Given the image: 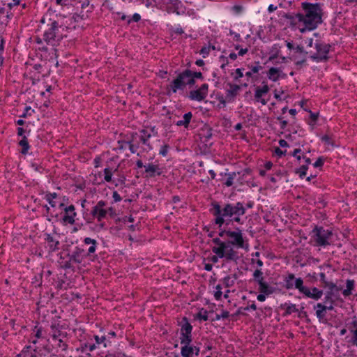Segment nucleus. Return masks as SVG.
I'll return each mask as SVG.
<instances>
[{
    "label": "nucleus",
    "mask_w": 357,
    "mask_h": 357,
    "mask_svg": "<svg viewBox=\"0 0 357 357\" xmlns=\"http://www.w3.org/2000/svg\"><path fill=\"white\" fill-rule=\"evenodd\" d=\"M83 242L85 245H90L86 251L79 245L73 247L70 244H66L62 246V253H66L65 257H63L61 253L60 254L59 259L61 260L60 266L62 269L74 271L75 264H81L88 257H95L94 253L98 245L97 241L90 237H86ZM96 257L97 256L96 255Z\"/></svg>",
    "instance_id": "f257e3e1"
},
{
    "label": "nucleus",
    "mask_w": 357,
    "mask_h": 357,
    "mask_svg": "<svg viewBox=\"0 0 357 357\" xmlns=\"http://www.w3.org/2000/svg\"><path fill=\"white\" fill-rule=\"evenodd\" d=\"M211 208L209 212L213 215V223L221 227L225 223L228 225L234 222L243 224L241 216L245 214V206L241 202L236 203H224L220 204L217 201L211 203Z\"/></svg>",
    "instance_id": "f03ea898"
},
{
    "label": "nucleus",
    "mask_w": 357,
    "mask_h": 357,
    "mask_svg": "<svg viewBox=\"0 0 357 357\" xmlns=\"http://www.w3.org/2000/svg\"><path fill=\"white\" fill-rule=\"evenodd\" d=\"M303 13H296L297 20L303 22L310 30L316 29L323 23L324 10L319 3L302 2Z\"/></svg>",
    "instance_id": "7ed1b4c3"
},
{
    "label": "nucleus",
    "mask_w": 357,
    "mask_h": 357,
    "mask_svg": "<svg viewBox=\"0 0 357 357\" xmlns=\"http://www.w3.org/2000/svg\"><path fill=\"white\" fill-rule=\"evenodd\" d=\"M227 237L230 238L231 240L222 241L219 237H217L218 241H216L225 246L229 252H231V255L240 261L242 255H239V252L235 248H248V243H245L242 230L239 227H236L234 231L229 229Z\"/></svg>",
    "instance_id": "20e7f679"
},
{
    "label": "nucleus",
    "mask_w": 357,
    "mask_h": 357,
    "mask_svg": "<svg viewBox=\"0 0 357 357\" xmlns=\"http://www.w3.org/2000/svg\"><path fill=\"white\" fill-rule=\"evenodd\" d=\"M40 22L41 24H46L47 28L45 29L43 34V40L48 45H54L56 41L62 39V35L59 34V25L56 20H54L48 17V15H45Z\"/></svg>",
    "instance_id": "39448f33"
},
{
    "label": "nucleus",
    "mask_w": 357,
    "mask_h": 357,
    "mask_svg": "<svg viewBox=\"0 0 357 357\" xmlns=\"http://www.w3.org/2000/svg\"><path fill=\"white\" fill-rule=\"evenodd\" d=\"M311 239L314 246L325 248L334 244V234L332 229H325L322 226L315 225L311 233Z\"/></svg>",
    "instance_id": "423d86ee"
},
{
    "label": "nucleus",
    "mask_w": 357,
    "mask_h": 357,
    "mask_svg": "<svg viewBox=\"0 0 357 357\" xmlns=\"http://www.w3.org/2000/svg\"><path fill=\"white\" fill-rule=\"evenodd\" d=\"M216 241L218 238H213L212 242L215 245L212 248V252L215 254L213 255L210 260L215 264L218 261L219 259H223L226 262H234L236 264L238 263V260L231 255V252H229L225 246L220 244Z\"/></svg>",
    "instance_id": "0eeeda50"
},
{
    "label": "nucleus",
    "mask_w": 357,
    "mask_h": 357,
    "mask_svg": "<svg viewBox=\"0 0 357 357\" xmlns=\"http://www.w3.org/2000/svg\"><path fill=\"white\" fill-rule=\"evenodd\" d=\"M190 75V69H185L181 73H179L176 77L167 86V95L170 96L172 94L176 93L178 90H184L187 86V81Z\"/></svg>",
    "instance_id": "6e6552de"
},
{
    "label": "nucleus",
    "mask_w": 357,
    "mask_h": 357,
    "mask_svg": "<svg viewBox=\"0 0 357 357\" xmlns=\"http://www.w3.org/2000/svg\"><path fill=\"white\" fill-rule=\"evenodd\" d=\"M295 289H298V292L303 295L304 298H311L314 301L319 300L323 294L322 289H318L316 287H308L303 284V280L301 278H298L295 281Z\"/></svg>",
    "instance_id": "1a4fd4ad"
},
{
    "label": "nucleus",
    "mask_w": 357,
    "mask_h": 357,
    "mask_svg": "<svg viewBox=\"0 0 357 357\" xmlns=\"http://www.w3.org/2000/svg\"><path fill=\"white\" fill-rule=\"evenodd\" d=\"M314 48L316 49V53L310 56V59L316 62H326L329 59V52L331 48V45L328 43H325L321 40H316L314 43Z\"/></svg>",
    "instance_id": "9d476101"
},
{
    "label": "nucleus",
    "mask_w": 357,
    "mask_h": 357,
    "mask_svg": "<svg viewBox=\"0 0 357 357\" xmlns=\"http://www.w3.org/2000/svg\"><path fill=\"white\" fill-rule=\"evenodd\" d=\"M178 326H180V342H192L193 327L189 319L186 317H183L181 321H178Z\"/></svg>",
    "instance_id": "9b49d317"
},
{
    "label": "nucleus",
    "mask_w": 357,
    "mask_h": 357,
    "mask_svg": "<svg viewBox=\"0 0 357 357\" xmlns=\"http://www.w3.org/2000/svg\"><path fill=\"white\" fill-rule=\"evenodd\" d=\"M137 138L138 133L136 132H131L126 135L125 139L119 140L118 144H128L130 151L132 153H135L140 146L139 142L137 140Z\"/></svg>",
    "instance_id": "f8f14e48"
},
{
    "label": "nucleus",
    "mask_w": 357,
    "mask_h": 357,
    "mask_svg": "<svg viewBox=\"0 0 357 357\" xmlns=\"http://www.w3.org/2000/svg\"><path fill=\"white\" fill-rule=\"evenodd\" d=\"M61 209H63L65 212L64 215L62 218V220L66 224L73 225L75 223V217L77 213L75 212V207L71 204L68 206H65L63 203H61L59 206Z\"/></svg>",
    "instance_id": "ddd939ff"
},
{
    "label": "nucleus",
    "mask_w": 357,
    "mask_h": 357,
    "mask_svg": "<svg viewBox=\"0 0 357 357\" xmlns=\"http://www.w3.org/2000/svg\"><path fill=\"white\" fill-rule=\"evenodd\" d=\"M213 136V129L208 125L205 124L199 131L198 137L205 148H209L213 144L210 142Z\"/></svg>",
    "instance_id": "4468645a"
},
{
    "label": "nucleus",
    "mask_w": 357,
    "mask_h": 357,
    "mask_svg": "<svg viewBox=\"0 0 357 357\" xmlns=\"http://www.w3.org/2000/svg\"><path fill=\"white\" fill-rule=\"evenodd\" d=\"M105 206L106 202L100 200L91 209L92 216L96 218L98 222H102L107 216Z\"/></svg>",
    "instance_id": "2eb2a0df"
},
{
    "label": "nucleus",
    "mask_w": 357,
    "mask_h": 357,
    "mask_svg": "<svg viewBox=\"0 0 357 357\" xmlns=\"http://www.w3.org/2000/svg\"><path fill=\"white\" fill-rule=\"evenodd\" d=\"M208 89V85L203 84L198 89L190 91L189 98L193 100L202 101L206 97Z\"/></svg>",
    "instance_id": "dca6fc26"
},
{
    "label": "nucleus",
    "mask_w": 357,
    "mask_h": 357,
    "mask_svg": "<svg viewBox=\"0 0 357 357\" xmlns=\"http://www.w3.org/2000/svg\"><path fill=\"white\" fill-rule=\"evenodd\" d=\"M268 91L269 87L267 84L264 85L262 87L257 86L255 92V100L265 105L266 103L265 97L268 95Z\"/></svg>",
    "instance_id": "f3484780"
},
{
    "label": "nucleus",
    "mask_w": 357,
    "mask_h": 357,
    "mask_svg": "<svg viewBox=\"0 0 357 357\" xmlns=\"http://www.w3.org/2000/svg\"><path fill=\"white\" fill-rule=\"evenodd\" d=\"M137 132L138 133L137 140L139 142V144H142L146 146L149 150H151L153 147L149 143L151 133L149 132L147 128L139 129Z\"/></svg>",
    "instance_id": "a211bd4d"
},
{
    "label": "nucleus",
    "mask_w": 357,
    "mask_h": 357,
    "mask_svg": "<svg viewBox=\"0 0 357 357\" xmlns=\"http://www.w3.org/2000/svg\"><path fill=\"white\" fill-rule=\"evenodd\" d=\"M316 310V316L319 321L322 323H327L326 314L327 311L324 307V304L322 303H317L313 307Z\"/></svg>",
    "instance_id": "6ab92c4d"
},
{
    "label": "nucleus",
    "mask_w": 357,
    "mask_h": 357,
    "mask_svg": "<svg viewBox=\"0 0 357 357\" xmlns=\"http://www.w3.org/2000/svg\"><path fill=\"white\" fill-rule=\"evenodd\" d=\"M145 172L147 174L146 177L153 178L156 176H160L162 174V170L158 165L153 163H149L144 166Z\"/></svg>",
    "instance_id": "aec40b11"
},
{
    "label": "nucleus",
    "mask_w": 357,
    "mask_h": 357,
    "mask_svg": "<svg viewBox=\"0 0 357 357\" xmlns=\"http://www.w3.org/2000/svg\"><path fill=\"white\" fill-rule=\"evenodd\" d=\"M45 241L48 243L49 252H54L59 249L60 242L54 238L50 234H45Z\"/></svg>",
    "instance_id": "412c9836"
},
{
    "label": "nucleus",
    "mask_w": 357,
    "mask_h": 357,
    "mask_svg": "<svg viewBox=\"0 0 357 357\" xmlns=\"http://www.w3.org/2000/svg\"><path fill=\"white\" fill-rule=\"evenodd\" d=\"M328 290L326 291V293H331L332 299H333L335 301H340L343 302V299L340 297V295L339 294V291H340L341 288L337 287L336 284H331V286L328 287Z\"/></svg>",
    "instance_id": "4be33fe9"
},
{
    "label": "nucleus",
    "mask_w": 357,
    "mask_h": 357,
    "mask_svg": "<svg viewBox=\"0 0 357 357\" xmlns=\"http://www.w3.org/2000/svg\"><path fill=\"white\" fill-rule=\"evenodd\" d=\"M280 309H284V312L282 314L283 317H287L291 315L293 312H298V309L296 308L295 304L284 303L280 305Z\"/></svg>",
    "instance_id": "5701e85b"
},
{
    "label": "nucleus",
    "mask_w": 357,
    "mask_h": 357,
    "mask_svg": "<svg viewBox=\"0 0 357 357\" xmlns=\"http://www.w3.org/2000/svg\"><path fill=\"white\" fill-rule=\"evenodd\" d=\"M230 89L226 91V99L229 101L231 100L238 94V91L241 89L240 86L229 83Z\"/></svg>",
    "instance_id": "b1692460"
},
{
    "label": "nucleus",
    "mask_w": 357,
    "mask_h": 357,
    "mask_svg": "<svg viewBox=\"0 0 357 357\" xmlns=\"http://www.w3.org/2000/svg\"><path fill=\"white\" fill-rule=\"evenodd\" d=\"M192 342L181 343L183 344L181 349V354L182 357H193V345Z\"/></svg>",
    "instance_id": "393cba45"
},
{
    "label": "nucleus",
    "mask_w": 357,
    "mask_h": 357,
    "mask_svg": "<svg viewBox=\"0 0 357 357\" xmlns=\"http://www.w3.org/2000/svg\"><path fill=\"white\" fill-rule=\"evenodd\" d=\"M258 285L259 292L265 294L267 296H269L275 291V288L269 285L266 281L260 282Z\"/></svg>",
    "instance_id": "a878e982"
},
{
    "label": "nucleus",
    "mask_w": 357,
    "mask_h": 357,
    "mask_svg": "<svg viewBox=\"0 0 357 357\" xmlns=\"http://www.w3.org/2000/svg\"><path fill=\"white\" fill-rule=\"evenodd\" d=\"M297 280L294 273H288L284 277V287L287 289H292L295 288V281Z\"/></svg>",
    "instance_id": "bb28decb"
},
{
    "label": "nucleus",
    "mask_w": 357,
    "mask_h": 357,
    "mask_svg": "<svg viewBox=\"0 0 357 357\" xmlns=\"http://www.w3.org/2000/svg\"><path fill=\"white\" fill-rule=\"evenodd\" d=\"M192 113H184L182 120L174 121V123L178 126H184L188 128L190 120L192 117Z\"/></svg>",
    "instance_id": "cd10ccee"
},
{
    "label": "nucleus",
    "mask_w": 357,
    "mask_h": 357,
    "mask_svg": "<svg viewBox=\"0 0 357 357\" xmlns=\"http://www.w3.org/2000/svg\"><path fill=\"white\" fill-rule=\"evenodd\" d=\"M246 116H243V118L247 119V121L248 122L250 126H257L258 123L260 121L261 117L257 114V113H245Z\"/></svg>",
    "instance_id": "c85d7f7f"
},
{
    "label": "nucleus",
    "mask_w": 357,
    "mask_h": 357,
    "mask_svg": "<svg viewBox=\"0 0 357 357\" xmlns=\"http://www.w3.org/2000/svg\"><path fill=\"white\" fill-rule=\"evenodd\" d=\"M355 288V281L354 280H347L346 289L343 290L342 294L347 297L352 294V291Z\"/></svg>",
    "instance_id": "c756f323"
},
{
    "label": "nucleus",
    "mask_w": 357,
    "mask_h": 357,
    "mask_svg": "<svg viewBox=\"0 0 357 357\" xmlns=\"http://www.w3.org/2000/svg\"><path fill=\"white\" fill-rule=\"evenodd\" d=\"M18 145L22 148L20 151L22 154L26 155L28 153L30 146L26 136H23L22 139L18 142Z\"/></svg>",
    "instance_id": "7c9ffc66"
},
{
    "label": "nucleus",
    "mask_w": 357,
    "mask_h": 357,
    "mask_svg": "<svg viewBox=\"0 0 357 357\" xmlns=\"http://www.w3.org/2000/svg\"><path fill=\"white\" fill-rule=\"evenodd\" d=\"M319 114L320 113H310L309 119L307 120V123L310 126V130L312 131L317 126V122L319 119Z\"/></svg>",
    "instance_id": "2f4dec72"
},
{
    "label": "nucleus",
    "mask_w": 357,
    "mask_h": 357,
    "mask_svg": "<svg viewBox=\"0 0 357 357\" xmlns=\"http://www.w3.org/2000/svg\"><path fill=\"white\" fill-rule=\"evenodd\" d=\"M278 68L271 67L267 72L268 78L273 82H277L278 80Z\"/></svg>",
    "instance_id": "473e14b6"
},
{
    "label": "nucleus",
    "mask_w": 357,
    "mask_h": 357,
    "mask_svg": "<svg viewBox=\"0 0 357 357\" xmlns=\"http://www.w3.org/2000/svg\"><path fill=\"white\" fill-rule=\"evenodd\" d=\"M253 280L258 284L264 281L263 272L261 269H256L253 273Z\"/></svg>",
    "instance_id": "72a5a7b5"
},
{
    "label": "nucleus",
    "mask_w": 357,
    "mask_h": 357,
    "mask_svg": "<svg viewBox=\"0 0 357 357\" xmlns=\"http://www.w3.org/2000/svg\"><path fill=\"white\" fill-rule=\"evenodd\" d=\"M210 312H213V310H212L210 311ZM209 312H208L206 310L202 308L199 312L197 314L196 318L199 319L200 321H207L208 319V314Z\"/></svg>",
    "instance_id": "f704fd0d"
},
{
    "label": "nucleus",
    "mask_w": 357,
    "mask_h": 357,
    "mask_svg": "<svg viewBox=\"0 0 357 357\" xmlns=\"http://www.w3.org/2000/svg\"><path fill=\"white\" fill-rule=\"evenodd\" d=\"M321 141L324 142L326 145L331 146L332 147H337V145L335 144L333 139L331 136H329L328 135H324L321 136Z\"/></svg>",
    "instance_id": "c9c22d12"
},
{
    "label": "nucleus",
    "mask_w": 357,
    "mask_h": 357,
    "mask_svg": "<svg viewBox=\"0 0 357 357\" xmlns=\"http://www.w3.org/2000/svg\"><path fill=\"white\" fill-rule=\"evenodd\" d=\"M319 275L320 278V282L322 283V287L327 288L331 286V284H335L333 282L328 280L324 273H320Z\"/></svg>",
    "instance_id": "e433bc0d"
},
{
    "label": "nucleus",
    "mask_w": 357,
    "mask_h": 357,
    "mask_svg": "<svg viewBox=\"0 0 357 357\" xmlns=\"http://www.w3.org/2000/svg\"><path fill=\"white\" fill-rule=\"evenodd\" d=\"M308 167L307 165H301L299 168L295 169V173L298 174L300 178L303 179L307 174Z\"/></svg>",
    "instance_id": "4c0bfd02"
},
{
    "label": "nucleus",
    "mask_w": 357,
    "mask_h": 357,
    "mask_svg": "<svg viewBox=\"0 0 357 357\" xmlns=\"http://www.w3.org/2000/svg\"><path fill=\"white\" fill-rule=\"evenodd\" d=\"M282 17L289 20L291 25H295L296 24V20H297L296 14L293 15L291 13H283L282 14Z\"/></svg>",
    "instance_id": "58836bf2"
},
{
    "label": "nucleus",
    "mask_w": 357,
    "mask_h": 357,
    "mask_svg": "<svg viewBox=\"0 0 357 357\" xmlns=\"http://www.w3.org/2000/svg\"><path fill=\"white\" fill-rule=\"evenodd\" d=\"M227 176H228V177H227L226 181L225 182V185L227 187H230L234 183L233 181L236 176V173L235 172H234L228 174Z\"/></svg>",
    "instance_id": "ea45409f"
},
{
    "label": "nucleus",
    "mask_w": 357,
    "mask_h": 357,
    "mask_svg": "<svg viewBox=\"0 0 357 357\" xmlns=\"http://www.w3.org/2000/svg\"><path fill=\"white\" fill-rule=\"evenodd\" d=\"M222 284L225 287H231L234 285L235 282H234V279L230 278V275L225 276L222 280Z\"/></svg>",
    "instance_id": "a19ab883"
},
{
    "label": "nucleus",
    "mask_w": 357,
    "mask_h": 357,
    "mask_svg": "<svg viewBox=\"0 0 357 357\" xmlns=\"http://www.w3.org/2000/svg\"><path fill=\"white\" fill-rule=\"evenodd\" d=\"M43 331V328L41 326H38V324L36 326H35L33 332L35 333V337L36 338L40 339L45 337Z\"/></svg>",
    "instance_id": "79ce46f5"
},
{
    "label": "nucleus",
    "mask_w": 357,
    "mask_h": 357,
    "mask_svg": "<svg viewBox=\"0 0 357 357\" xmlns=\"http://www.w3.org/2000/svg\"><path fill=\"white\" fill-rule=\"evenodd\" d=\"M326 158L324 156H319L317 160L313 163L314 168L321 169L324 166Z\"/></svg>",
    "instance_id": "37998d69"
},
{
    "label": "nucleus",
    "mask_w": 357,
    "mask_h": 357,
    "mask_svg": "<svg viewBox=\"0 0 357 357\" xmlns=\"http://www.w3.org/2000/svg\"><path fill=\"white\" fill-rule=\"evenodd\" d=\"M104 174H105V180L107 182H112V169L109 167H107L104 169Z\"/></svg>",
    "instance_id": "c03bdc74"
},
{
    "label": "nucleus",
    "mask_w": 357,
    "mask_h": 357,
    "mask_svg": "<svg viewBox=\"0 0 357 357\" xmlns=\"http://www.w3.org/2000/svg\"><path fill=\"white\" fill-rule=\"evenodd\" d=\"M305 307L302 306L300 310H298V317L300 319L305 318L307 322H310V320L308 318V315L306 311H305Z\"/></svg>",
    "instance_id": "a18cd8bd"
},
{
    "label": "nucleus",
    "mask_w": 357,
    "mask_h": 357,
    "mask_svg": "<svg viewBox=\"0 0 357 357\" xmlns=\"http://www.w3.org/2000/svg\"><path fill=\"white\" fill-rule=\"evenodd\" d=\"M169 149H170V146L167 144H165L162 146H161V147L159 150V154L163 157H165V156H167Z\"/></svg>",
    "instance_id": "49530a36"
},
{
    "label": "nucleus",
    "mask_w": 357,
    "mask_h": 357,
    "mask_svg": "<svg viewBox=\"0 0 357 357\" xmlns=\"http://www.w3.org/2000/svg\"><path fill=\"white\" fill-rule=\"evenodd\" d=\"M93 338H94V340L96 341V345H99V344L102 343L104 347H107V344L105 342V340H106V337L105 336L99 337L98 335H95L93 336Z\"/></svg>",
    "instance_id": "de8ad7c7"
},
{
    "label": "nucleus",
    "mask_w": 357,
    "mask_h": 357,
    "mask_svg": "<svg viewBox=\"0 0 357 357\" xmlns=\"http://www.w3.org/2000/svg\"><path fill=\"white\" fill-rule=\"evenodd\" d=\"M86 17L87 16L84 14L83 11H82L80 13H74L72 19L74 22H78L80 20H85Z\"/></svg>",
    "instance_id": "09e8293b"
},
{
    "label": "nucleus",
    "mask_w": 357,
    "mask_h": 357,
    "mask_svg": "<svg viewBox=\"0 0 357 357\" xmlns=\"http://www.w3.org/2000/svg\"><path fill=\"white\" fill-rule=\"evenodd\" d=\"M301 153L302 150L301 149H295L292 152L289 153V155L296 158L298 161H300L302 158V155H300Z\"/></svg>",
    "instance_id": "8fccbe9b"
},
{
    "label": "nucleus",
    "mask_w": 357,
    "mask_h": 357,
    "mask_svg": "<svg viewBox=\"0 0 357 357\" xmlns=\"http://www.w3.org/2000/svg\"><path fill=\"white\" fill-rule=\"evenodd\" d=\"M134 220H135L134 218L130 215L129 216H124V217H122V218H118L116 219L115 222H121L123 223H126V222H133Z\"/></svg>",
    "instance_id": "3c124183"
},
{
    "label": "nucleus",
    "mask_w": 357,
    "mask_h": 357,
    "mask_svg": "<svg viewBox=\"0 0 357 357\" xmlns=\"http://www.w3.org/2000/svg\"><path fill=\"white\" fill-rule=\"evenodd\" d=\"M331 293H325V296L324 298V304H335L336 303V301L332 299V297L331 296Z\"/></svg>",
    "instance_id": "603ef678"
},
{
    "label": "nucleus",
    "mask_w": 357,
    "mask_h": 357,
    "mask_svg": "<svg viewBox=\"0 0 357 357\" xmlns=\"http://www.w3.org/2000/svg\"><path fill=\"white\" fill-rule=\"evenodd\" d=\"M83 218L86 221V224L92 223L96 218L92 216L91 211L90 213H83Z\"/></svg>",
    "instance_id": "864d4df0"
},
{
    "label": "nucleus",
    "mask_w": 357,
    "mask_h": 357,
    "mask_svg": "<svg viewBox=\"0 0 357 357\" xmlns=\"http://www.w3.org/2000/svg\"><path fill=\"white\" fill-rule=\"evenodd\" d=\"M165 2L168 4H171L175 10H178L179 8L180 5H181V1L180 0H165Z\"/></svg>",
    "instance_id": "5fc2aeb1"
},
{
    "label": "nucleus",
    "mask_w": 357,
    "mask_h": 357,
    "mask_svg": "<svg viewBox=\"0 0 357 357\" xmlns=\"http://www.w3.org/2000/svg\"><path fill=\"white\" fill-rule=\"evenodd\" d=\"M45 355L43 353L41 349L38 350L35 349L33 353L28 355L27 357H45Z\"/></svg>",
    "instance_id": "6e6d98bb"
},
{
    "label": "nucleus",
    "mask_w": 357,
    "mask_h": 357,
    "mask_svg": "<svg viewBox=\"0 0 357 357\" xmlns=\"http://www.w3.org/2000/svg\"><path fill=\"white\" fill-rule=\"evenodd\" d=\"M287 150H282L279 147H275L274 149V153L278 157V158H282L283 156H285L287 154Z\"/></svg>",
    "instance_id": "4d7b16f0"
},
{
    "label": "nucleus",
    "mask_w": 357,
    "mask_h": 357,
    "mask_svg": "<svg viewBox=\"0 0 357 357\" xmlns=\"http://www.w3.org/2000/svg\"><path fill=\"white\" fill-rule=\"evenodd\" d=\"M106 214H108L111 218H114L117 215L116 211L114 207L106 208Z\"/></svg>",
    "instance_id": "13d9d810"
},
{
    "label": "nucleus",
    "mask_w": 357,
    "mask_h": 357,
    "mask_svg": "<svg viewBox=\"0 0 357 357\" xmlns=\"http://www.w3.org/2000/svg\"><path fill=\"white\" fill-rule=\"evenodd\" d=\"M210 51H211V46H208V47L204 46L200 50L199 53L201 54H202L204 58H205L209 54Z\"/></svg>",
    "instance_id": "bf43d9fd"
},
{
    "label": "nucleus",
    "mask_w": 357,
    "mask_h": 357,
    "mask_svg": "<svg viewBox=\"0 0 357 357\" xmlns=\"http://www.w3.org/2000/svg\"><path fill=\"white\" fill-rule=\"evenodd\" d=\"M17 130V135L22 137V138L23 137V136H26L25 133L29 135L30 133V132H31L30 130H26L24 129L22 127H18Z\"/></svg>",
    "instance_id": "052dcab7"
},
{
    "label": "nucleus",
    "mask_w": 357,
    "mask_h": 357,
    "mask_svg": "<svg viewBox=\"0 0 357 357\" xmlns=\"http://www.w3.org/2000/svg\"><path fill=\"white\" fill-rule=\"evenodd\" d=\"M190 75H192L195 79H199L201 80L204 79V76L201 72H193L190 70Z\"/></svg>",
    "instance_id": "680f3d73"
},
{
    "label": "nucleus",
    "mask_w": 357,
    "mask_h": 357,
    "mask_svg": "<svg viewBox=\"0 0 357 357\" xmlns=\"http://www.w3.org/2000/svg\"><path fill=\"white\" fill-rule=\"evenodd\" d=\"M306 278H309V281L310 282H316L317 280V274L315 272H314L312 273H308L306 275Z\"/></svg>",
    "instance_id": "e2e57ef3"
},
{
    "label": "nucleus",
    "mask_w": 357,
    "mask_h": 357,
    "mask_svg": "<svg viewBox=\"0 0 357 357\" xmlns=\"http://www.w3.org/2000/svg\"><path fill=\"white\" fill-rule=\"evenodd\" d=\"M141 20V16L138 13H135L132 18L128 20V24H130L131 22H138L139 20Z\"/></svg>",
    "instance_id": "0e129e2a"
},
{
    "label": "nucleus",
    "mask_w": 357,
    "mask_h": 357,
    "mask_svg": "<svg viewBox=\"0 0 357 357\" xmlns=\"http://www.w3.org/2000/svg\"><path fill=\"white\" fill-rule=\"evenodd\" d=\"M278 120H279L280 121V128L282 130H284L288 124V122L286 120H284L283 119V117H282L281 116H278L277 118Z\"/></svg>",
    "instance_id": "69168bd1"
},
{
    "label": "nucleus",
    "mask_w": 357,
    "mask_h": 357,
    "mask_svg": "<svg viewBox=\"0 0 357 357\" xmlns=\"http://www.w3.org/2000/svg\"><path fill=\"white\" fill-rule=\"evenodd\" d=\"M58 347L61 348L62 351H66L68 349V344L64 342L61 339L59 340Z\"/></svg>",
    "instance_id": "338daca9"
},
{
    "label": "nucleus",
    "mask_w": 357,
    "mask_h": 357,
    "mask_svg": "<svg viewBox=\"0 0 357 357\" xmlns=\"http://www.w3.org/2000/svg\"><path fill=\"white\" fill-rule=\"evenodd\" d=\"M112 197L114 199V202H119L121 201V199H122L121 197L116 191L113 192Z\"/></svg>",
    "instance_id": "774afa93"
}]
</instances>
